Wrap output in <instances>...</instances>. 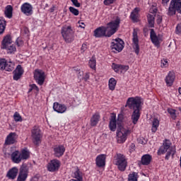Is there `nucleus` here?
<instances>
[{
	"label": "nucleus",
	"mask_w": 181,
	"mask_h": 181,
	"mask_svg": "<svg viewBox=\"0 0 181 181\" xmlns=\"http://www.w3.org/2000/svg\"><path fill=\"white\" fill-rule=\"evenodd\" d=\"M121 18L117 16L114 21L107 23L106 26H100L94 30L95 37H111L119 29Z\"/></svg>",
	"instance_id": "f257e3e1"
},
{
	"label": "nucleus",
	"mask_w": 181,
	"mask_h": 181,
	"mask_svg": "<svg viewBox=\"0 0 181 181\" xmlns=\"http://www.w3.org/2000/svg\"><path fill=\"white\" fill-rule=\"evenodd\" d=\"M141 104L142 99L139 96L130 97L127 100L125 107H127L129 110H133L131 119L134 125H136L139 118H141Z\"/></svg>",
	"instance_id": "f03ea898"
},
{
	"label": "nucleus",
	"mask_w": 181,
	"mask_h": 181,
	"mask_svg": "<svg viewBox=\"0 0 181 181\" xmlns=\"http://www.w3.org/2000/svg\"><path fill=\"white\" fill-rule=\"evenodd\" d=\"M165 153H166L165 157V160H169L170 156L174 158L175 153H176V149L172 147V141L168 139L163 141V145L160 146L157 151V155H158V156L165 155Z\"/></svg>",
	"instance_id": "7ed1b4c3"
},
{
	"label": "nucleus",
	"mask_w": 181,
	"mask_h": 181,
	"mask_svg": "<svg viewBox=\"0 0 181 181\" xmlns=\"http://www.w3.org/2000/svg\"><path fill=\"white\" fill-rule=\"evenodd\" d=\"M30 158V153L27 148H23L21 151L18 150L13 151L11 155V159L13 163H21L22 160H28Z\"/></svg>",
	"instance_id": "20e7f679"
},
{
	"label": "nucleus",
	"mask_w": 181,
	"mask_h": 181,
	"mask_svg": "<svg viewBox=\"0 0 181 181\" xmlns=\"http://www.w3.org/2000/svg\"><path fill=\"white\" fill-rule=\"evenodd\" d=\"M177 13L181 15V0H171L167 12L168 16H175Z\"/></svg>",
	"instance_id": "39448f33"
},
{
	"label": "nucleus",
	"mask_w": 181,
	"mask_h": 181,
	"mask_svg": "<svg viewBox=\"0 0 181 181\" xmlns=\"http://www.w3.org/2000/svg\"><path fill=\"white\" fill-rule=\"evenodd\" d=\"M113 163L115 165H116V166H117L119 170H120L121 172H125V169H127V167L128 166L127 158H125V156H124V154L121 153H117L115 156Z\"/></svg>",
	"instance_id": "423d86ee"
},
{
	"label": "nucleus",
	"mask_w": 181,
	"mask_h": 181,
	"mask_svg": "<svg viewBox=\"0 0 181 181\" xmlns=\"http://www.w3.org/2000/svg\"><path fill=\"white\" fill-rule=\"evenodd\" d=\"M116 134L118 144H124L127 141L128 135L131 134V129L122 126H118Z\"/></svg>",
	"instance_id": "0eeeda50"
},
{
	"label": "nucleus",
	"mask_w": 181,
	"mask_h": 181,
	"mask_svg": "<svg viewBox=\"0 0 181 181\" xmlns=\"http://www.w3.org/2000/svg\"><path fill=\"white\" fill-rule=\"evenodd\" d=\"M61 35L66 43H71L73 42L71 25H64L61 29Z\"/></svg>",
	"instance_id": "6e6552de"
},
{
	"label": "nucleus",
	"mask_w": 181,
	"mask_h": 181,
	"mask_svg": "<svg viewBox=\"0 0 181 181\" xmlns=\"http://www.w3.org/2000/svg\"><path fill=\"white\" fill-rule=\"evenodd\" d=\"M31 136L35 145H39L42 142V131L38 126H34L31 130Z\"/></svg>",
	"instance_id": "1a4fd4ad"
},
{
	"label": "nucleus",
	"mask_w": 181,
	"mask_h": 181,
	"mask_svg": "<svg viewBox=\"0 0 181 181\" xmlns=\"http://www.w3.org/2000/svg\"><path fill=\"white\" fill-rule=\"evenodd\" d=\"M34 80L38 86H43L46 80V74L43 70L36 69L34 71Z\"/></svg>",
	"instance_id": "9d476101"
},
{
	"label": "nucleus",
	"mask_w": 181,
	"mask_h": 181,
	"mask_svg": "<svg viewBox=\"0 0 181 181\" xmlns=\"http://www.w3.org/2000/svg\"><path fill=\"white\" fill-rule=\"evenodd\" d=\"M29 175V167L28 164L23 163L19 169L18 176L17 181H26Z\"/></svg>",
	"instance_id": "9b49d317"
},
{
	"label": "nucleus",
	"mask_w": 181,
	"mask_h": 181,
	"mask_svg": "<svg viewBox=\"0 0 181 181\" xmlns=\"http://www.w3.org/2000/svg\"><path fill=\"white\" fill-rule=\"evenodd\" d=\"M124 45V42L121 38H117L115 40V42H112L110 47L113 52H118L119 53L122 52Z\"/></svg>",
	"instance_id": "f8f14e48"
},
{
	"label": "nucleus",
	"mask_w": 181,
	"mask_h": 181,
	"mask_svg": "<svg viewBox=\"0 0 181 181\" xmlns=\"http://www.w3.org/2000/svg\"><path fill=\"white\" fill-rule=\"evenodd\" d=\"M138 28H134L132 33L133 49L136 54H139V39L138 38Z\"/></svg>",
	"instance_id": "ddd939ff"
},
{
	"label": "nucleus",
	"mask_w": 181,
	"mask_h": 181,
	"mask_svg": "<svg viewBox=\"0 0 181 181\" xmlns=\"http://www.w3.org/2000/svg\"><path fill=\"white\" fill-rule=\"evenodd\" d=\"M21 11L26 16H30L33 15V6L28 2L24 3L21 6Z\"/></svg>",
	"instance_id": "4468645a"
},
{
	"label": "nucleus",
	"mask_w": 181,
	"mask_h": 181,
	"mask_svg": "<svg viewBox=\"0 0 181 181\" xmlns=\"http://www.w3.org/2000/svg\"><path fill=\"white\" fill-rule=\"evenodd\" d=\"M60 160L57 159L51 160L47 164V170H49V172H57L60 168Z\"/></svg>",
	"instance_id": "2eb2a0df"
},
{
	"label": "nucleus",
	"mask_w": 181,
	"mask_h": 181,
	"mask_svg": "<svg viewBox=\"0 0 181 181\" xmlns=\"http://www.w3.org/2000/svg\"><path fill=\"white\" fill-rule=\"evenodd\" d=\"M24 73L25 70H23L22 65H18L15 70L13 71V80H14V81L21 80Z\"/></svg>",
	"instance_id": "dca6fc26"
},
{
	"label": "nucleus",
	"mask_w": 181,
	"mask_h": 181,
	"mask_svg": "<svg viewBox=\"0 0 181 181\" xmlns=\"http://www.w3.org/2000/svg\"><path fill=\"white\" fill-rule=\"evenodd\" d=\"M175 80H176V74H175V71H170L165 78V82L167 87H172L173 83H175Z\"/></svg>",
	"instance_id": "f3484780"
},
{
	"label": "nucleus",
	"mask_w": 181,
	"mask_h": 181,
	"mask_svg": "<svg viewBox=\"0 0 181 181\" xmlns=\"http://www.w3.org/2000/svg\"><path fill=\"white\" fill-rule=\"evenodd\" d=\"M106 160H107V155L105 154L98 155L95 158V165L97 168H105Z\"/></svg>",
	"instance_id": "a211bd4d"
},
{
	"label": "nucleus",
	"mask_w": 181,
	"mask_h": 181,
	"mask_svg": "<svg viewBox=\"0 0 181 181\" xmlns=\"http://www.w3.org/2000/svg\"><path fill=\"white\" fill-rule=\"evenodd\" d=\"M53 151L54 156L56 158H62L64 155V152H66V148L63 145H57L54 146Z\"/></svg>",
	"instance_id": "6ab92c4d"
},
{
	"label": "nucleus",
	"mask_w": 181,
	"mask_h": 181,
	"mask_svg": "<svg viewBox=\"0 0 181 181\" xmlns=\"http://www.w3.org/2000/svg\"><path fill=\"white\" fill-rule=\"evenodd\" d=\"M112 68L115 73H122V71H128L129 70V66L118 64L115 63L112 64Z\"/></svg>",
	"instance_id": "aec40b11"
},
{
	"label": "nucleus",
	"mask_w": 181,
	"mask_h": 181,
	"mask_svg": "<svg viewBox=\"0 0 181 181\" xmlns=\"http://www.w3.org/2000/svg\"><path fill=\"white\" fill-rule=\"evenodd\" d=\"M18 173H19V169L18 167H13L7 172L6 177L10 180H15L16 179V176H18Z\"/></svg>",
	"instance_id": "412c9836"
},
{
	"label": "nucleus",
	"mask_w": 181,
	"mask_h": 181,
	"mask_svg": "<svg viewBox=\"0 0 181 181\" xmlns=\"http://www.w3.org/2000/svg\"><path fill=\"white\" fill-rule=\"evenodd\" d=\"M109 129L112 131V132L117 131V115L115 114H112L110 117Z\"/></svg>",
	"instance_id": "4be33fe9"
},
{
	"label": "nucleus",
	"mask_w": 181,
	"mask_h": 181,
	"mask_svg": "<svg viewBox=\"0 0 181 181\" xmlns=\"http://www.w3.org/2000/svg\"><path fill=\"white\" fill-rule=\"evenodd\" d=\"M13 144H16V133L11 132L6 136L4 145H13Z\"/></svg>",
	"instance_id": "5701e85b"
},
{
	"label": "nucleus",
	"mask_w": 181,
	"mask_h": 181,
	"mask_svg": "<svg viewBox=\"0 0 181 181\" xmlns=\"http://www.w3.org/2000/svg\"><path fill=\"white\" fill-rule=\"evenodd\" d=\"M53 109L58 114H64L65 111H67V107L65 105L60 104L57 102L54 103Z\"/></svg>",
	"instance_id": "b1692460"
},
{
	"label": "nucleus",
	"mask_w": 181,
	"mask_h": 181,
	"mask_svg": "<svg viewBox=\"0 0 181 181\" xmlns=\"http://www.w3.org/2000/svg\"><path fill=\"white\" fill-rule=\"evenodd\" d=\"M150 39L155 46L160 45V39L159 38V37H158V35H156V33H155V30L153 29H151Z\"/></svg>",
	"instance_id": "393cba45"
},
{
	"label": "nucleus",
	"mask_w": 181,
	"mask_h": 181,
	"mask_svg": "<svg viewBox=\"0 0 181 181\" xmlns=\"http://www.w3.org/2000/svg\"><path fill=\"white\" fill-rule=\"evenodd\" d=\"M139 8L136 7L130 14V19L132 22L137 23L139 21Z\"/></svg>",
	"instance_id": "a878e982"
},
{
	"label": "nucleus",
	"mask_w": 181,
	"mask_h": 181,
	"mask_svg": "<svg viewBox=\"0 0 181 181\" xmlns=\"http://www.w3.org/2000/svg\"><path fill=\"white\" fill-rule=\"evenodd\" d=\"M12 45V37L11 35H6L1 42V49H6L8 46Z\"/></svg>",
	"instance_id": "bb28decb"
},
{
	"label": "nucleus",
	"mask_w": 181,
	"mask_h": 181,
	"mask_svg": "<svg viewBox=\"0 0 181 181\" xmlns=\"http://www.w3.org/2000/svg\"><path fill=\"white\" fill-rule=\"evenodd\" d=\"M74 179H71L69 181H83V172L77 168L73 174Z\"/></svg>",
	"instance_id": "cd10ccee"
},
{
	"label": "nucleus",
	"mask_w": 181,
	"mask_h": 181,
	"mask_svg": "<svg viewBox=\"0 0 181 181\" xmlns=\"http://www.w3.org/2000/svg\"><path fill=\"white\" fill-rule=\"evenodd\" d=\"M151 162H152V156L146 154L141 157V165H144V166H148L151 164Z\"/></svg>",
	"instance_id": "c85d7f7f"
},
{
	"label": "nucleus",
	"mask_w": 181,
	"mask_h": 181,
	"mask_svg": "<svg viewBox=\"0 0 181 181\" xmlns=\"http://www.w3.org/2000/svg\"><path fill=\"white\" fill-rule=\"evenodd\" d=\"M100 113H95L90 118V125L91 127H96L97 124L100 122Z\"/></svg>",
	"instance_id": "c756f323"
},
{
	"label": "nucleus",
	"mask_w": 181,
	"mask_h": 181,
	"mask_svg": "<svg viewBox=\"0 0 181 181\" xmlns=\"http://www.w3.org/2000/svg\"><path fill=\"white\" fill-rule=\"evenodd\" d=\"M160 122L158 118H154L152 122V127H151V132L155 134L156 131H158V128H159Z\"/></svg>",
	"instance_id": "7c9ffc66"
},
{
	"label": "nucleus",
	"mask_w": 181,
	"mask_h": 181,
	"mask_svg": "<svg viewBox=\"0 0 181 181\" xmlns=\"http://www.w3.org/2000/svg\"><path fill=\"white\" fill-rule=\"evenodd\" d=\"M147 21L149 28H155V15L148 14Z\"/></svg>",
	"instance_id": "2f4dec72"
},
{
	"label": "nucleus",
	"mask_w": 181,
	"mask_h": 181,
	"mask_svg": "<svg viewBox=\"0 0 181 181\" xmlns=\"http://www.w3.org/2000/svg\"><path fill=\"white\" fill-rule=\"evenodd\" d=\"M12 12H13V7L11 5H8L6 6V10H5V15L6 18H8V19H11L12 18Z\"/></svg>",
	"instance_id": "473e14b6"
},
{
	"label": "nucleus",
	"mask_w": 181,
	"mask_h": 181,
	"mask_svg": "<svg viewBox=\"0 0 181 181\" xmlns=\"http://www.w3.org/2000/svg\"><path fill=\"white\" fill-rule=\"evenodd\" d=\"M6 28V21L3 17H0V35L5 32Z\"/></svg>",
	"instance_id": "72a5a7b5"
},
{
	"label": "nucleus",
	"mask_w": 181,
	"mask_h": 181,
	"mask_svg": "<svg viewBox=\"0 0 181 181\" xmlns=\"http://www.w3.org/2000/svg\"><path fill=\"white\" fill-rule=\"evenodd\" d=\"M14 67H15V63H13L11 61H9V62L6 61L4 70H6V71H12Z\"/></svg>",
	"instance_id": "f704fd0d"
},
{
	"label": "nucleus",
	"mask_w": 181,
	"mask_h": 181,
	"mask_svg": "<svg viewBox=\"0 0 181 181\" xmlns=\"http://www.w3.org/2000/svg\"><path fill=\"white\" fill-rule=\"evenodd\" d=\"M109 89L111 90V91H114L115 90V86H117V81L114 78H110L109 79Z\"/></svg>",
	"instance_id": "c9c22d12"
},
{
	"label": "nucleus",
	"mask_w": 181,
	"mask_h": 181,
	"mask_svg": "<svg viewBox=\"0 0 181 181\" xmlns=\"http://www.w3.org/2000/svg\"><path fill=\"white\" fill-rule=\"evenodd\" d=\"M89 67L93 69V70H95V66H97V60H95V57H92L88 62Z\"/></svg>",
	"instance_id": "e433bc0d"
},
{
	"label": "nucleus",
	"mask_w": 181,
	"mask_h": 181,
	"mask_svg": "<svg viewBox=\"0 0 181 181\" xmlns=\"http://www.w3.org/2000/svg\"><path fill=\"white\" fill-rule=\"evenodd\" d=\"M3 49H5L6 50H7V53H8L9 54H13V53L16 52V47L12 44L7 46V48H3Z\"/></svg>",
	"instance_id": "4c0bfd02"
},
{
	"label": "nucleus",
	"mask_w": 181,
	"mask_h": 181,
	"mask_svg": "<svg viewBox=\"0 0 181 181\" xmlns=\"http://www.w3.org/2000/svg\"><path fill=\"white\" fill-rule=\"evenodd\" d=\"M138 173L133 172L132 173L129 174L128 180L129 181H138Z\"/></svg>",
	"instance_id": "58836bf2"
},
{
	"label": "nucleus",
	"mask_w": 181,
	"mask_h": 181,
	"mask_svg": "<svg viewBox=\"0 0 181 181\" xmlns=\"http://www.w3.org/2000/svg\"><path fill=\"white\" fill-rule=\"evenodd\" d=\"M167 111L168 114H170L172 119H176V118H177V116L176 115V110L169 107Z\"/></svg>",
	"instance_id": "ea45409f"
},
{
	"label": "nucleus",
	"mask_w": 181,
	"mask_h": 181,
	"mask_svg": "<svg viewBox=\"0 0 181 181\" xmlns=\"http://www.w3.org/2000/svg\"><path fill=\"white\" fill-rule=\"evenodd\" d=\"M13 119L16 121V122H22L23 119H22V116H21V114L19 112H16L13 115Z\"/></svg>",
	"instance_id": "a19ab883"
},
{
	"label": "nucleus",
	"mask_w": 181,
	"mask_h": 181,
	"mask_svg": "<svg viewBox=\"0 0 181 181\" xmlns=\"http://www.w3.org/2000/svg\"><path fill=\"white\" fill-rule=\"evenodd\" d=\"M69 11L71 12V13L74 15V16H78V15H80V11H78V9L73 6L69 7Z\"/></svg>",
	"instance_id": "79ce46f5"
},
{
	"label": "nucleus",
	"mask_w": 181,
	"mask_h": 181,
	"mask_svg": "<svg viewBox=\"0 0 181 181\" xmlns=\"http://www.w3.org/2000/svg\"><path fill=\"white\" fill-rule=\"evenodd\" d=\"M6 66V60L5 59H0V70H5Z\"/></svg>",
	"instance_id": "37998d69"
},
{
	"label": "nucleus",
	"mask_w": 181,
	"mask_h": 181,
	"mask_svg": "<svg viewBox=\"0 0 181 181\" xmlns=\"http://www.w3.org/2000/svg\"><path fill=\"white\" fill-rule=\"evenodd\" d=\"M137 142H139V144H141V145H146V144H148V139L144 137H139V139H137Z\"/></svg>",
	"instance_id": "c03bdc74"
},
{
	"label": "nucleus",
	"mask_w": 181,
	"mask_h": 181,
	"mask_svg": "<svg viewBox=\"0 0 181 181\" xmlns=\"http://www.w3.org/2000/svg\"><path fill=\"white\" fill-rule=\"evenodd\" d=\"M169 66V63L168 62V59H163L161 60V67L162 69H165Z\"/></svg>",
	"instance_id": "a18cd8bd"
},
{
	"label": "nucleus",
	"mask_w": 181,
	"mask_h": 181,
	"mask_svg": "<svg viewBox=\"0 0 181 181\" xmlns=\"http://www.w3.org/2000/svg\"><path fill=\"white\" fill-rule=\"evenodd\" d=\"M117 0H104L103 4L106 6H110V5H112Z\"/></svg>",
	"instance_id": "49530a36"
},
{
	"label": "nucleus",
	"mask_w": 181,
	"mask_h": 181,
	"mask_svg": "<svg viewBox=\"0 0 181 181\" xmlns=\"http://www.w3.org/2000/svg\"><path fill=\"white\" fill-rule=\"evenodd\" d=\"M176 35H181V23H178L175 28Z\"/></svg>",
	"instance_id": "de8ad7c7"
},
{
	"label": "nucleus",
	"mask_w": 181,
	"mask_h": 181,
	"mask_svg": "<svg viewBox=\"0 0 181 181\" xmlns=\"http://www.w3.org/2000/svg\"><path fill=\"white\" fill-rule=\"evenodd\" d=\"M73 5H74V6H76V8H80L81 4L78 2V0H71Z\"/></svg>",
	"instance_id": "09e8293b"
},
{
	"label": "nucleus",
	"mask_w": 181,
	"mask_h": 181,
	"mask_svg": "<svg viewBox=\"0 0 181 181\" xmlns=\"http://www.w3.org/2000/svg\"><path fill=\"white\" fill-rule=\"evenodd\" d=\"M30 87H32L33 90H35V91H39V87H37V86H36V84H30Z\"/></svg>",
	"instance_id": "8fccbe9b"
},
{
	"label": "nucleus",
	"mask_w": 181,
	"mask_h": 181,
	"mask_svg": "<svg viewBox=\"0 0 181 181\" xmlns=\"http://www.w3.org/2000/svg\"><path fill=\"white\" fill-rule=\"evenodd\" d=\"M90 79V74L89 73H86L85 74L84 76H83V80L84 81H87Z\"/></svg>",
	"instance_id": "3c124183"
},
{
	"label": "nucleus",
	"mask_w": 181,
	"mask_h": 181,
	"mask_svg": "<svg viewBox=\"0 0 181 181\" xmlns=\"http://www.w3.org/2000/svg\"><path fill=\"white\" fill-rule=\"evenodd\" d=\"M78 23L79 24L78 28H81V29L86 28V24L84 23L78 21Z\"/></svg>",
	"instance_id": "603ef678"
},
{
	"label": "nucleus",
	"mask_w": 181,
	"mask_h": 181,
	"mask_svg": "<svg viewBox=\"0 0 181 181\" xmlns=\"http://www.w3.org/2000/svg\"><path fill=\"white\" fill-rule=\"evenodd\" d=\"M170 0H162L161 4L163 6H166Z\"/></svg>",
	"instance_id": "864d4df0"
},
{
	"label": "nucleus",
	"mask_w": 181,
	"mask_h": 181,
	"mask_svg": "<svg viewBox=\"0 0 181 181\" xmlns=\"http://www.w3.org/2000/svg\"><path fill=\"white\" fill-rule=\"evenodd\" d=\"M16 43L17 45V46L19 47L21 46H22V45L23 44V42L22 40H16Z\"/></svg>",
	"instance_id": "5fc2aeb1"
},
{
	"label": "nucleus",
	"mask_w": 181,
	"mask_h": 181,
	"mask_svg": "<svg viewBox=\"0 0 181 181\" xmlns=\"http://www.w3.org/2000/svg\"><path fill=\"white\" fill-rule=\"evenodd\" d=\"M122 119H124V117L122 116V115H118L117 121H120V122H122Z\"/></svg>",
	"instance_id": "6e6d98bb"
},
{
	"label": "nucleus",
	"mask_w": 181,
	"mask_h": 181,
	"mask_svg": "<svg viewBox=\"0 0 181 181\" xmlns=\"http://www.w3.org/2000/svg\"><path fill=\"white\" fill-rule=\"evenodd\" d=\"M81 50H83V52H86V50H87V45L86 44L82 45Z\"/></svg>",
	"instance_id": "4d7b16f0"
},
{
	"label": "nucleus",
	"mask_w": 181,
	"mask_h": 181,
	"mask_svg": "<svg viewBox=\"0 0 181 181\" xmlns=\"http://www.w3.org/2000/svg\"><path fill=\"white\" fill-rule=\"evenodd\" d=\"M156 22H157L158 25H160V23H162V17L159 16L157 18Z\"/></svg>",
	"instance_id": "13d9d810"
},
{
	"label": "nucleus",
	"mask_w": 181,
	"mask_h": 181,
	"mask_svg": "<svg viewBox=\"0 0 181 181\" xmlns=\"http://www.w3.org/2000/svg\"><path fill=\"white\" fill-rule=\"evenodd\" d=\"M150 12L151 13H156V12H158V8H151Z\"/></svg>",
	"instance_id": "bf43d9fd"
},
{
	"label": "nucleus",
	"mask_w": 181,
	"mask_h": 181,
	"mask_svg": "<svg viewBox=\"0 0 181 181\" xmlns=\"http://www.w3.org/2000/svg\"><path fill=\"white\" fill-rule=\"evenodd\" d=\"M30 181H39V177H37V176H34L31 178Z\"/></svg>",
	"instance_id": "052dcab7"
},
{
	"label": "nucleus",
	"mask_w": 181,
	"mask_h": 181,
	"mask_svg": "<svg viewBox=\"0 0 181 181\" xmlns=\"http://www.w3.org/2000/svg\"><path fill=\"white\" fill-rule=\"evenodd\" d=\"M78 77H81L83 76V72L81 70H78Z\"/></svg>",
	"instance_id": "680f3d73"
},
{
	"label": "nucleus",
	"mask_w": 181,
	"mask_h": 181,
	"mask_svg": "<svg viewBox=\"0 0 181 181\" xmlns=\"http://www.w3.org/2000/svg\"><path fill=\"white\" fill-rule=\"evenodd\" d=\"M49 12H51V13H52V12H54V6L49 8Z\"/></svg>",
	"instance_id": "e2e57ef3"
},
{
	"label": "nucleus",
	"mask_w": 181,
	"mask_h": 181,
	"mask_svg": "<svg viewBox=\"0 0 181 181\" xmlns=\"http://www.w3.org/2000/svg\"><path fill=\"white\" fill-rule=\"evenodd\" d=\"M74 71H76V73H77V72H78V70H80V69H78V68L74 67Z\"/></svg>",
	"instance_id": "0e129e2a"
},
{
	"label": "nucleus",
	"mask_w": 181,
	"mask_h": 181,
	"mask_svg": "<svg viewBox=\"0 0 181 181\" xmlns=\"http://www.w3.org/2000/svg\"><path fill=\"white\" fill-rule=\"evenodd\" d=\"M32 91H33V89L32 88V87H30V88H29L28 90V93H32Z\"/></svg>",
	"instance_id": "69168bd1"
},
{
	"label": "nucleus",
	"mask_w": 181,
	"mask_h": 181,
	"mask_svg": "<svg viewBox=\"0 0 181 181\" xmlns=\"http://www.w3.org/2000/svg\"><path fill=\"white\" fill-rule=\"evenodd\" d=\"M178 93H179V94H181V88H178Z\"/></svg>",
	"instance_id": "338daca9"
},
{
	"label": "nucleus",
	"mask_w": 181,
	"mask_h": 181,
	"mask_svg": "<svg viewBox=\"0 0 181 181\" xmlns=\"http://www.w3.org/2000/svg\"><path fill=\"white\" fill-rule=\"evenodd\" d=\"M179 110L181 111V108L180 107L179 108Z\"/></svg>",
	"instance_id": "774afa93"
}]
</instances>
